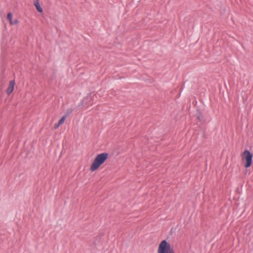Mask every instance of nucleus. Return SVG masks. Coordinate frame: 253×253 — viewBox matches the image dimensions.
I'll use <instances>...</instances> for the list:
<instances>
[{"label": "nucleus", "mask_w": 253, "mask_h": 253, "mask_svg": "<svg viewBox=\"0 0 253 253\" xmlns=\"http://www.w3.org/2000/svg\"><path fill=\"white\" fill-rule=\"evenodd\" d=\"M85 98H84L83 100V103L84 104V103H86V102H85Z\"/></svg>", "instance_id": "obj_12"}, {"label": "nucleus", "mask_w": 253, "mask_h": 253, "mask_svg": "<svg viewBox=\"0 0 253 253\" xmlns=\"http://www.w3.org/2000/svg\"><path fill=\"white\" fill-rule=\"evenodd\" d=\"M253 154L248 150L244 151L242 154V162L244 164L246 168H248L251 166L253 163Z\"/></svg>", "instance_id": "obj_2"}, {"label": "nucleus", "mask_w": 253, "mask_h": 253, "mask_svg": "<svg viewBox=\"0 0 253 253\" xmlns=\"http://www.w3.org/2000/svg\"><path fill=\"white\" fill-rule=\"evenodd\" d=\"M14 84L15 81L14 80H12L10 82L9 86L6 89V93L8 94H10L13 91Z\"/></svg>", "instance_id": "obj_4"}, {"label": "nucleus", "mask_w": 253, "mask_h": 253, "mask_svg": "<svg viewBox=\"0 0 253 253\" xmlns=\"http://www.w3.org/2000/svg\"><path fill=\"white\" fill-rule=\"evenodd\" d=\"M65 117H64V116L60 119V120L59 121L58 123H59V124L61 125L62 124L65 120Z\"/></svg>", "instance_id": "obj_8"}, {"label": "nucleus", "mask_w": 253, "mask_h": 253, "mask_svg": "<svg viewBox=\"0 0 253 253\" xmlns=\"http://www.w3.org/2000/svg\"><path fill=\"white\" fill-rule=\"evenodd\" d=\"M90 97H91V93H88V94H87V95L86 96V98L88 99V98H90Z\"/></svg>", "instance_id": "obj_11"}, {"label": "nucleus", "mask_w": 253, "mask_h": 253, "mask_svg": "<svg viewBox=\"0 0 253 253\" xmlns=\"http://www.w3.org/2000/svg\"><path fill=\"white\" fill-rule=\"evenodd\" d=\"M108 158V153L106 152L97 155L90 166V170L93 172L97 170L107 160Z\"/></svg>", "instance_id": "obj_1"}, {"label": "nucleus", "mask_w": 253, "mask_h": 253, "mask_svg": "<svg viewBox=\"0 0 253 253\" xmlns=\"http://www.w3.org/2000/svg\"><path fill=\"white\" fill-rule=\"evenodd\" d=\"M158 253H174L172 248L167 240H163L159 244Z\"/></svg>", "instance_id": "obj_3"}, {"label": "nucleus", "mask_w": 253, "mask_h": 253, "mask_svg": "<svg viewBox=\"0 0 253 253\" xmlns=\"http://www.w3.org/2000/svg\"><path fill=\"white\" fill-rule=\"evenodd\" d=\"M35 5L37 8V10H38V11L39 12L42 13V9L41 7L40 3L38 2H37L36 3H35Z\"/></svg>", "instance_id": "obj_6"}, {"label": "nucleus", "mask_w": 253, "mask_h": 253, "mask_svg": "<svg viewBox=\"0 0 253 253\" xmlns=\"http://www.w3.org/2000/svg\"><path fill=\"white\" fill-rule=\"evenodd\" d=\"M197 118L200 121H201L202 120V118L200 115H198Z\"/></svg>", "instance_id": "obj_10"}, {"label": "nucleus", "mask_w": 253, "mask_h": 253, "mask_svg": "<svg viewBox=\"0 0 253 253\" xmlns=\"http://www.w3.org/2000/svg\"><path fill=\"white\" fill-rule=\"evenodd\" d=\"M73 109L72 108L67 109L64 116L65 117V118L67 117L69 115H70L73 112Z\"/></svg>", "instance_id": "obj_7"}, {"label": "nucleus", "mask_w": 253, "mask_h": 253, "mask_svg": "<svg viewBox=\"0 0 253 253\" xmlns=\"http://www.w3.org/2000/svg\"><path fill=\"white\" fill-rule=\"evenodd\" d=\"M60 125H61L59 124V123H58L57 124H55L54 125V128H57L60 126Z\"/></svg>", "instance_id": "obj_9"}, {"label": "nucleus", "mask_w": 253, "mask_h": 253, "mask_svg": "<svg viewBox=\"0 0 253 253\" xmlns=\"http://www.w3.org/2000/svg\"><path fill=\"white\" fill-rule=\"evenodd\" d=\"M7 19L9 21L10 24H11V25H15V24H17L18 22L17 19L12 20H13L12 15L11 13H10V12H9L7 14Z\"/></svg>", "instance_id": "obj_5"}]
</instances>
